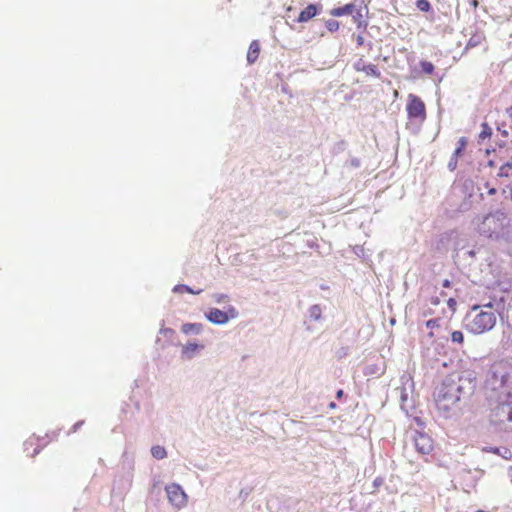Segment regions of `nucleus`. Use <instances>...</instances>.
Segmentation results:
<instances>
[{"label":"nucleus","mask_w":512,"mask_h":512,"mask_svg":"<svg viewBox=\"0 0 512 512\" xmlns=\"http://www.w3.org/2000/svg\"><path fill=\"white\" fill-rule=\"evenodd\" d=\"M451 341L453 343L463 344V342H464V335H463V333L461 331H459V330L453 331L451 333Z\"/></svg>","instance_id":"a878e982"},{"label":"nucleus","mask_w":512,"mask_h":512,"mask_svg":"<svg viewBox=\"0 0 512 512\" xmlns=\"http://www.w3.org/2000/svg\"><path fill=\"white\" fill-rule=\"evenodd\" d=\"M407 112H408V116L410 118H420V119H425V116H426V113H425V105L423 103V101L413 95V94H410L409 95V101H408V104H407Z\"/></svg>","instance_id":"1a4fd4ad"},{"label":"nucleus","mask_w":512,"mask_h":512,"mask_svg":"<svg viewBox=\"0 0 512 512\" xmlns=\"http://www.w3.org/2000/svg\"><path fill=\"white\" fill-rule=\"evenodd\" d=\"M498 131L501 132V134L504 136V137H507L508 136V132L506 130H502L500 127H498Z\"/></svg>","instance_id":"a18cd8bd"},{"label":"nucleus","mask_w":512,"mask_h":512,"mask_svg":"<svg viewBox=\"0 0 512 512\" xmlns=\"http://www.w3.org/2000/svg\"><path fill=\"white\" fill-rule=\"evenodd\" d=\"M501 320L505 321L508 329L512 331V296L508 299L504 313L501 316Z\"/></svg>","instance_id":"f3484780"},{"label":"nucleus","mask_w":512,"mask_h":512,"mask_svg":"<svg viewBox=\"0 0 512 512\" xmlns=\"http://www.w3.org/2000/svg\"><path fill=\"white\" fill-rule=\"evenodd\" d=\"M481 236L492 240H508L510 235V218L503 209L489 212L477 224Z\"/></svg>","instance_id":"7ed1b4c3"},{"label":"nucleus","mask_w":512,"mask_h":512,"mask_svg":"<svg viewBox=\"0 0 512 512\" xmlns=\"http://www.w3.org/2000/svg\"><path fill=\"white\" fill-rule=\"evenodd\" d=\"M448 304L451 307L452 305L456 304V301L453 298H450L449 301H448Z\"/></svg>","instance_id":"09e8293b"},{"label":"nucleus","mask_w":512,"mask_h":512,"mask_svg":"<svg viewBox=\"0 0 512 512\" xmlns=\"http://www.w3.org/2000/svg\"><path fill=\"white\" fill-rule=\"evenodd\" d=\"M469 255L473 256V255H474V252H473V251H470V252H469Z\"/></svg>","instance_id":"4d7b16f0"},{"label":"nucleus","mask_w":512,"mask_h":512,"mask_svg":"<svg viewBox=\"0 0 512 512\" xmlns=\"http://www.w3.org/2000/svg\"><path fill=\"white\" fill-rule=\"evenodd\" d=\"M483 34H472V37L469 39L466 48L475 47L483 41Z\"/></svg>","instance_id":"4be33fe9"},{"label":"nucleus","mask_w":512,"mask_h":512,"mask_svg":"<svg viewBox=\"0 0 512 512\" xmlns=\"http://www.w3.org/2000/svg\"><path fill=\"white\" fill-rule=\"evenodd\" d=\"M308 316L311 320L319 321L322 318V308L320 305H312L308 309Z\"/></svg>","instance_id":"a211bd4d"},{"label":"nucleus","mask_w":512,"mask_h":512,"mask_svg":"<svg viewBox=\"0 0 512 512\" xmlns=\"http://www.w3.org/2000/svg\"><path fill=\"white\" fill-rule=\"evenodd\" d=\"M466 145H467L466 137H460L459 140H458V146L455 149L453 155L457 156V157H460L462 155L463 150L465 149Z\"/></svg>","instance_id":"5701e85b"},{"label":"nucleus","mask_w":512,"mask_h":512,"mask_svg":"<svg viewBox=\"0 0 512 512\" xmlns=\"http://www.w3.org/2000/svg\"><path fill=\"white\" fill-rule=\"evenodd\" d=\"M175 331L171 328H165V327H162L160 329V334L166 336V337H171L172 335H174Z\"/></svg>","instance_id":"2f4dec72"},{"label":"nucleus","mask_w":512,"mask_h":512,"mask_svg":"<svg viewBox=\"0 0 512 512\" xmlns=\"http://www.w3.org/2000/svg\"><path fill=\"white\" fill-rule=\"evenodd\" d=\"M412 440L417 452L422 455L430 454L434 448L432 438L426 433L414 431L412 434Z\"/></svg>","instance_id":"0eeeda50"},{"label":"nucleus","mask_w":512,"mask_h":512,"mask_svg":"<svg viewBox=\"0 0 512 512\" xmlns=\"http://www.w3.org/2000/svg\"><path fill=\"white\" fill-rule=\"evenodd\" d=\"M400 397H401L402 402H404L407 399V395L404 393V389H401Z\"/></svg>","instance_id":"37998d69"},{"label":"nucleus","mask_w":512,"mask_h":512,"mask_svg":"<svg viewBox=\"0 0 512 512\" xmlns=\"http://www.w3.org/2000/svg\"><path fill=\"white\" fill-rule=\"evenodd\" d=\"M488 165H489V166H493V165H494V162H493L492 160H490V161L488 162Z\"/></svg>","instance_id":"5fc2aeb1"},{"label":"nucleus","mask_w":512,"mask_h":512,"mask_svg":"<svg viewBox=\"0 0 512 512\" xmlns=\"http://www.w3.org/2000/svg\"><path fill=\"white\" fill-rule=\"evenodd\" d=\"M204 349L203 344H198L195 342H188L187 344L182 346L181 350V358L183 360H191L197 356Z\"/></svg>","instance_id":"9b49d317"},{"label":"nucleus","mask_w":512,"mask_h":512,"mask_svg":"<svg viewBox=\"0 0 512 512\" xmlns=\"http://www.w3.org/2000/svg\"><path fill=\"white\" fill-rule=\"evenodd\" d=\"M205 316L211 323L217 325H223L229 321L228 313L217 308H211Z\"/></svg>","instance_id":"f8f14e48"},{"label":"nucleus","mask_w":512,"mask_h":512,"mask_svg":"<svg viewBox=\"0 0 512 512\" xmlns=\"http://www.w3.org/2000/svg\"><path fill=\"white\" fill-rule=\"evenodd\" d=\"M439 326V319H430L426 322V327L433 329L434 327Z\"/></svg>","instance_id":"72a5a7b5"},{"label":"nucleus","mask_w":512,"mask_h":512,"mask_svg":"<svg viewBox=\"0 0 512 512\" xmlns=\"http://www.w3.org/2000/svg\"><path fill=\"white\" fill-rule=\"evenodd\" d=\"M329 406H330V408H335V407H336V404H335L334 402H331V403L329 404Z\"/></svg>","instance_id":"864d4df0"},{"label":"nucleus","mask_w":512,"mask_h":512,"mask_svg":"<svg viewBox=\"0 0 512 512\" xmlns=\"http://www.w3.org/2000/svg\"><path fill=\"white\" fill-rule=\"evenodd\" d=\"M83 424H84L83 420L76 422L74 424V426L72 427L71 432H76Z\"/></svg>","instance_id":"4c0bfd02"},{"label":"nucleus","mask_w":512,"mask_h":512,"mask_svg":"<svg viewBox=\"0 0 512 512\" xmlns=\"http://www.w3.org/2000/svg\"><path fill=\"white\" fill-rule=\"evenodd\" d=\"M351 165L354 166V167H359L360 166V161L357 158H353L351 160Z\"/></svg>","instance_id":"a19ab883"},{"label":"nucleus","mask_w":512,"mask_h":512,"mask_svg":"<svg viewBox=\"0 0 512 512\" xmlns=\"http://www.w3.org/2000/svg\"><path fill=\"white\" fill-rule=\"evenodd\" d=\"M357 42L359 45H362L363 44V37L361 36V34H358L357 36Z\"/></svg>","instance_id":"c03bdc74"},{"label":"nucleus","mask_w":512,"mask_h":512,"mask_svg":"<svg viewBox=\"0 0 512 512\" xmlns=\"http://www.w3.org/2000/svg\"><path fill=\"white\" fill-rule=\"evenodd\" d=\"M490 451H492L493 453L500 454L499 448H491Z\"/></svg>","instance_id":"3c124183"},{"label":"nucleus","mask_w":512,"mask_h":512,"mask_svg":"<svg viewBox=\"0 0 512 512\" xmlns=\"http://www.w3.org/2000/svg\"><path fill=\"white\" fill-rule=\"evenodd\" d=\"M325 26L329 32H336L340 28V22L335 19H329L325 22Z\"/></svg>","instance_id":"b1692460"},{"label":"nucleus","mask_w":512,"mask_h":512,"mask_svg":"<svg viewBox=\"0 0 512 512\" xmlns=\"http://www.w3.org/2000/svg\"><path fill=\"white\" fill-rule=\"evenodd\" d=\"M169 502L181 508L187 503V495L179 484L172 483L165 487Z\"/></svg>","instance_id":"6e6552de"},{"label":"nucleus","mask_w":512,"mask_h":512,"mask_svg":"<svg viewBox=\"0 0 512 512\" xmlns=\"http://www.w3.org/2000/svg\"><path fill=\"white\" fill-rule=\"evenodd\" d=\"M450 286V281L449 280H444L443 281V287H449Z\"/></svg>","instance_id":"8fccbe9b"},{"label":"nucleus","mask_w":512,"mask_h":512,"mask_svg":"<svg viewBox=\"0 0 512 512\" xmlns=\"http://www.w3.org/2000/svg\"><path fill=\"white\" fill-rule=\"evenodd\" d=\"M226 312L228 313L229 319L230 318L233 319V318H236L238 316V311L233 306H229Z\"/></svg>","instance_id":"473e14b6"},{"label":"nucleus","mask_w":512,"mask_h":512,"mask_svg":"<svg viewBox=\"0 0 512 512\" xmlns=\"http://www.w3.org/2000/svg\"><path fill=\"white\" fill-rule=\"evenodd\" d=\"M354 69L357 70V71H363L364 68L367 66V64L362 60V59H359L357 60L355 63H354Z\"/></svg>","instance_id":"7c9ffc66"},{"label":"nucleus","mask_w":512,"mask_h":512,"mask_svg":"<svg viewBox=\"0 0 512 512\" xmlns=\"http://www.w3.org/2000/svg\"><path fill=\"white\" fill-rule=\"evenodd\" d=\"M362 72H364L367 76H373L377 78H379L381 75L379 69L374 64H367Z\"/></svg>","instance_id":"412c9836"},{"label":"nucleus","mask_w":512,"mask_h":512,"mask_svg":"<svg viewBox=\"0 0 512 512\" xmlns=\"http://www.w3.org/2000/svg\"><path fill=\"white\" fill-rule=\"evenodd\" d=\"M475 388L476 375L474 371L454 372L446 376L434 392L438 410L445 417H450L460 408L459 403L474 393Z\"/></svg>","instance_id":"f257e3e1"},{"label":"nucleus","mask_w":512,"mask_h":512,"mask_svg":"<svg viewBox=\"0 0 512 512\" xmlns=\"http://www.w3.org/2000/svg\"><path fill=\"white\" fill-rule=\"evenodd\" d=\"M416 7L422 12L431 10V5L428 0H416Z\"/></svg>","instance_id":"393cba45"},{"label":"nucleus","mask_w":512,"mask_h":512,"mask_svg":"<svg viewBox=\"0 0 512 512\" xmlns=\"http://www.w3.org/2000/svg\"><path fill=\"white\" fill-rule=\"evenodd\" d=\"M172 291L174 293H183L185 291L187 293L196 294V295H198L202 292L201 289L195 291L191 287H189L188 285H185V284H178V285L174 286Z\"/></svg>","instance_id":"aec40b11"},{"label":"nucleus","mask_w":512,"mask_h":512,"mask_svg":"<svg viewBox=\"0 0 512 512\" xmlns=\"http://www.w3.org/2000/svg\"><path fill=\"white\" fill-rule=\"evenodd\" d=\"M457 160H458V157L452 155V157L450 158V160L448 162V169L450 171H454L456 169V167H457Z\"/></svg>","instance_id":"c756f323"},{"label":"nucleus","mask_w":512,"mask_h":512,"mask_svg":"<svg viewBox=\"0 0 512 512\" xmlns=\"http://www.w3.org/2000/svg\"><path fill=\"white\" fill-rule=\"evenodd\" d=\"M496 193V188L494 186L490 187L488 190L489 195H494Z\"/></svg>","instance_id":"79ce46f5"},{"label":"nucleus","mask_w":512,"mask_h":512,"mask_svg":"<svg viewBox=\"0 0 512 512\" xmlns=\"http://www.w3.org/2000/svg\"><path fill=\"white\" fill-rule=\"evenodd\" d=\"M510 192H511V199H512V185H511V191Z\"/></svg>","instance_id":"13d9d810"},{"label":"nucleus","mask_w":512,"mask_h":512,"mask_svg":"<svg viewBox=\"0 0 512 512\" xmlns=\"http://www.w3.org/2000/svg\"><path fill=\"white\" fill-rule=\"evenodd\" d=\"M512 366L508 362L494 363L486 376L485 389L496 393V399L509 398L512 391Z\"/></svg>","instance_id":"f03ea898"},{"label":"nucleus","mask_w":512,"mask_h":512,"mask_svg":"<svg viewBox=\"0 0 512 512\" xmlns=\"http://www.w3.org/2000/svg\"><path fill=\"white\" fill-rule=\"evenodd\" d=\"M343 396V390H338L336 393V397L339 399Z\"/></svg>","instance_id":"de8ad7c7"},{"label":"nucleus","mask_w":512,"mask_h":512,"mask_svg":"<svg viewBox=\"0 0 512 512\" xmlns=\"http://www.w3.org/2000/svg\"><path fill=\"white\" fill-rule=\"evenodd\" d=\"M151 454L155 459L161 460L166 458L167 451L163 446L156 445L151 448Z\"/></svg>","instance_id":"6ab92c4d"},{"label":"nucleus","mask_w":512,"mask_h":512,"mask_svg":"<svg viewBox=\"0 0 512 512\" xmlns=\"http://www.w3.org/2000/svg\"><path fill=\"white\" fill-rule=\"evenodd\" d=\"M127 482H128V486H130V485H131V479L129 478V479L127 480Z\"/></svg>","instance_id":"6e6d98bb"},{"label":"nucleus","mask_w":512,"mask_h":512,"mask_svg":"<svg viewBox=\"0 0 512 512\" xmlns=\"http://www.w3.org/2000/svg\"><path fill=\"white\" fill-rule=\"evenodd\" d=\"M506 113L508 115L509 122H510V125L512 127V106L506 109Z\"/></svg>","instance_id":"58836bf2"},{"label":"nucleus","mask_w":512,"mask_h":512,"mask_svg":"<svg viewBox=\"0 0 512 512\" xmlns=\"http://www.w3.org/2000/svg\"><path fill=\"white\" fill-rule=\"evenodd\" d=\"M480 306L476 305L472 308L471 313L467 316V328L474 334H482L491 330L496 324V316L493 311H484Z\"/></svg>","instance_id":"39448f33"},{"label":"nucleus","mask_w":512,"mask_h":512,"mask_svg":"<svg viewBox=\"0 0 512 512\" xmlns=\"http://www.w3.org/2000/svg\"><path fill=\"white\" fill-rule=\"evenodd\" d=\"M509 398L502 397L498 401V404L491 411V421L494 424H504L512 422V405L508 402Z\"/></svg>","instance_id":"423d86ee"},{"label":"nucleus","mask_w":512,"mask_h":512,"mask_svg":"<svg viewBox=\"0 0 512 512\" xmlns=\"http://www.w3.org/2000/svg\"><path fill=\"white\" fill-rule=\"evenodd\" d=\"M259 53H260L259 42L257 40H254L251 42L248 52H247L248 63L253 64L257 60Z\"/></svg>","instance_id":"dca6fc26"},{"label":"nucleus","mask_w":512,"mask_h":512,"mask_svg":"<svg viewBox=\"0 0 512 512\" xmlns=\"http://www.w3.org/2000/svg\"><path fill=\"white\" fill-rule=\"evenodd\" d=\"M213 298L216 303H225L228 301L229 297L226 294H214Z\"/></svg>","instance_id":"c85d7f7f"},{"label":"nucleus","mask_w":512,"mask_h":512,"mask_svg":"<svg viewBox=\"0 0 512 512\" xmlns=\"http://www.w3.org/2000/svg\"><path fill=\"white\" fill-rule=\"evenodd\" d=\"M471 4L476 8L478 6V2L476 0H473Z\"/></svg>","instance_id":"603ef678"},{"label":"nucleus","mask_w":512,"mask_h":512,"mask_svg":"<svg viewBox=\"0 0 512 512\" xmlns=\"http://www.w3.org/2000/svg\"><path fill=\"white\" fill-rule=\"evenodd\" d=\"M495 180L498 182L500 186L505 188H509L511 190L512 186V162H506L502 164L495 176Z\"/></svg>","instance_id":"9d476101"},{"label":"nucleus","mask_w":512,"mask_h":512,"mask_svg":"<svg viewBox=\"0 0 512 512\" xmlns=\"http://www.w3.org/2000/svg\"><path fill=\"white\" fill-rule=\"evenodd\" d=\"M347 354H348V349L344 348V347H342L339 351H337V356L339 358H342V357L346 356Z\"/></svg>","instance_id":"c9c22d12"},{"label":"nucleus","mask_w":512,"mask_h":512,"mask_svg":"<svg viewBox=\"0 0 512 512\" xmlns=\"http://www.w3.org/2000/svg\"><path fill=\"white\" fill-rule=\"evenodd\" d=\"M159 484H160V481H159V480L154 479V480H153L152 488H153V489H154V488H156Z\"/></svg>","instance_id":"49530a36"},{"label":"nucleus","mask_w":512,"mask_h":512,"mask_svg":"<svg viewBox=\"0 0 512 512\" xmlns=\"http://www.w3.org/2000/svg\"><path fill=\"white\" fill-rule=\"evenodd\" d=\"M506 301L507 299L505 297H501L498 300L495 299L493 301H489L486 304H483L482 306H480V308H482L484 311L494 310L501 317L506 307Z\"/></svg>","instance_id":"ddd939ff"},{"label":"nucleus","mask_w":512,"mask_h":512,"mask_svg":"<svg viewBox=\"0 0 512 512\" xmlns=\"http://www.w3.org/2000/svg\"><path fill=\"white\" fill-rule=\"evenodd\" d=\"M510 455H511V451L504 448V452H502L501 456L507 459V458H509Z\"/></svg>","instance_id":"ea45409f"},{"label":"nucleus","mask_w":512,"mask_h":512,"mask_svg":"<svg viewBox=\"0 0 512 512\" xmlns=\"http://www.w3.org/2000/svg\"><path fill=\"white\" fill-rule=\"evenodd\" d=\"M471 208V203L467 202V201H464L461 206H460V210L461 211H467Z\"/></svg>","instance_id":"e433bc0d"},{"label":"nucleus","mask_w":512,"mask_h":512,"mask_svg":"<svg viewBox=\"0 0 512 512\" xmlns=\"http://www.w3.org/2000/svg\"><path fill=\"white\" fill-rule=\"evenodd\" d=\"M368 14V7L364 4L363 0H356L354 2L345 4L344 6L335 7L330 11L333 17H350L351 22L355 25V29H365L367 21L365 19Z\"/></svg>","instance_id":"20e7f679"},{"label":"nucleus","mask_w":512,"mask_h":512,"mask_svg":"<svg viewBox=\"0 0 512 512\" xmlns=\"http://www.w3.org/2000/svg\"><path fill=\"white\" fill-rule=\"evenodd\" d=\"M420 66L422 71L426 74H431L434 71V65L428 61H421Z\"/></svg>","instance_id":"cd10ccee"},{"label":"nucleus","mask_w":512,"mask_h":512,"mask_svg":"<svg viewBox=\"0 0 512 512\" xmlns=\"http://www.w3.org/2000/svg\"><path fill=\"white\" fill-rule=\"evenodd\" d=\"M181 331L186 335H188V334L199 335L203 331V324H201V323H184L181 326Z\"/></svg>","instance_id":"2eb2a0df"},{"label":"nucleus","mask_w":512,"mask_h":512,"mask_svg":"<svg viewBox=\"0 0 512 512\" xmlns=\"http://www.w3.org/2000/svg\"><path fill=\"white\" fill-rule=\"evenodd\" d=\"M492 134V129L488 126L487 123L482 124V131L479 134V138L484 140L487 137H490Z\"/></svg>","instance_id":"bb28decb"},{"label":"nucleus","mask_w":512,"mask_h":512,"mask_svg":"<svg viewBox=\"0 0 512 512\" xmlns=\"http://www.w3.org/2000/svg\"><path fill=\"white\" fill-rule=\"evenodd\" d=\"M384 479L382 477H376L373 481L374 489H378L381 485H383Z\"/></svg>","instance_id":"f704fd0d"},{"label":"nucleus","mask_w":512,"mask_h":512,"mask_svg":"<svg viewBox=\"0 0 512 512\" xmlns=\"http://www.w3.org/2000/svg\"><path fill=\"white\" fill-rule=\"evenodd\" d=\"M321 10V5L309 4L305 9H303L298 17L299 22H306L316 16Z\"/></svg>","instance_id":"4468645a"}]
</instances>
